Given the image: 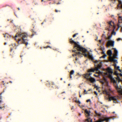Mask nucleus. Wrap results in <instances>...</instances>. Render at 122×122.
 <instances>
[{"label": "nucleus", "mask_w": 122, "mask_h": 122, "mask_svg": "<svg viewBox=\"0 0 122 122\" xmlns=\"http://www.w3.org/2000/svg\"><path fill=\"white\" fill-rule=\"evenodd\" d=\"M101 115V114L99 113H98L97 114V115L98 116H100Z\"/></svg>", "instance_id": "obj_32"}, {"label": "nucleus", "mask_w": 122, "mask_h": 122, "mask_svg": "<svg viewBox=\"0 0 122 122\" xmlns=\"http://www.w3.org/2000/svg\"><path fill=\"white\" fill-rule=\"evenodd\" d=\"M112 74H109L108 76L111 79H112V77L111 75Z\"/></svg>", "instance_id": "obj_21"}, {"label": "nucleus", "mask_w": 122, "mask_h": 122, "mask_svg": "<svg viewBox=\"0 0 122 122\" xmlns=\"http://www.w3.org/2000/svg\"><path fill=\"white\" fill-rule=\"evenodd\" d=\"M81 114L80 113H79V116H80L81 115Z\"/></svg>", "instance_id": "obj_61"}, {"label": "nucleus", "mask_w": 122, "mask_h": 122, "mask_svg": "<svg viewBox=\"0 0 122 122\" xmlns=\"http://www.w3.org/2000/svg\"><path fill=\"white\" fill-rule=\"evenodd\" d=\"M104 81H105L106 82H107V80L104 77Z\"/></svg>", "instance_id": "obj_36"}, {"label": "nucleus", "mask_w": 122, "mask_h": 122, "mask_svg": "<svg viewBox=\"0 0 122 122\" xmlns=\"http://www.w3.org/2000/svg\"><path fill=\"white\" fill-rule=\"evenodd\" d=\"M114 41H109L108 42L107 46V47L109 46L113 47L114 46Z\"/></svg>", "instance_id": "obj_6"}, {"label": "nucleus", "mask_w": 122, "mask_h": 122, "mask_svg": "<svg viewBox=\"0 0 122 122\" xmlns=\"http://www.w3.org/2000/svg\"><path fill=\"white\" fill-rule=\"evenodd\" d=\"M12 50V49H11V50H10V51H11Z\"/></svg>", "instance_id": "obj_62"}, {"label": "nucleus", "mask_w": 122, "mask_h": 122, "mask_svg": "<svg viewBox=\"0 0 122 122\" xmlns=\"http://www.w3.org/2000/svg\"><path fill=\"white\" fill-rule=\"evenodd\" d=\"M117 26L118 28L121 27V26H120L119 24H117Z\"/></svg>", "instance_id": "obj_40"}, {"label": "nucleus", "mask_w": 122, "mask_h": 122, "mask_svg": "<svg viewBox=\"0 0 122 122\" xmlns=\"http://www.w3.org/2000/svg\"><path fill=\"white\" fill-rule=\"evenodd\" d=\"M94 87L95 88H96V89L97 90L98 89V86L96 85H95L94 86Z\"/></svg>", "instance_id": "obj_24"}, {"label": "nucleus", "mask_w": 122, "mask_h": 122, "mask_svg": "<svg viewBox=\"0 0 122 122\" xmlns=\"http://www.w3.org/2000/svg\"><path fill=\"white\" fill-rule=\"evenodd\" d=\"M121 31L122 32V26L121 27Z\"/></svg>", "instance_id": "obj_47"}, {"label": "nucleus", "mask_w": 122, "mask_h": 122, "mask_svg": "<svg viewBox=\"0 0 122 122\" xmlns=\"http://www.w3.org/2000/svg\"><path fill=\"white\" fill-rule=\"evenodd\" d=\"M94 93H95V94H96V95H97V92H96V91H95V92H94Z\"/></svg>", "instance_id": "obj_41"}, {"label": "nucleus", "mask_w": 122, "mask_h": 122, "mask_svg": "<svg viewBox=\"0 0 122 122\" xmlns=\"http://www.w3.org/2000/svg\"><path fill=\"white\" fill-rule=\"evenodd\" d=\"M94 76H95L96 77H98V76H97V75H96L95 74H94Z\"/></svg>", "instance_id": "obj_48"}, {"label": "nucleus", "mask_w": 122, "mask_h": 122, "mask_svg": "<svg viewBox=\"0 0 122 122\" xmlns=\"http://www.w3.org/2000/svg\"><path fill=\"white\" fill-rule=\"evenodd\" d=\"M84 94H86L87 93V92H86V90H84Z\"/></svg>", "instance_id": "obj_26"}, {"label": "nucleus", "mask_w": 122, "mask_h": 122, "mask_svg": "<svg viewBox=\"0 0 122 122\" xmlns=\"http://www.w3.org/2000/svg\"><path fill=\"white\" fill-rule=\"evenodd\" d=\"M110 119L109 117H106L104 119H101L97 121V122H102L104 121H106L107 122L110 120Z\"/></svg>", "instance_id": "obj_7"}, {"label": "nucleus", "mask_w": 122, "mask_h": 122, "mask_svg": "<svg viewBox=\"0 0 122 122\" xmlns=\"http://www.w3.org/2000/svg\"><path fill=\"white\" fill-rule=\"evenodd\" d=\"M89 58L92 59H93V57H92V55H89Z\"/></svg>", "instance_id": "obj_30"}, {"label": "nucleus", "mask_w": 122, "mask_h": 122, "mask_svg": "<svg viewBox=\"0 0 122 122\" xmlns=\"http://www.w3.org/2000/svg\"><path fill=\"white\" fill-rule=\"evenodd\" d=\"M46 85H48V84L49 85H50V82H49L48 81L47 82V83H46Z\"/></svg>", "instance_id": "obj_29"}, {"label": "nucleus", "mask_w": 122, "mask_h": 122, "mask_svg": "<svg viewBox=\"0 0 122 122\" xmlns=\"http://www.w3.org/2000/svg\"><path fill=\"white\" fill-rule=\"evenodd\" d=\"M78 34V33H76V34H75L73 36V37H75Z\"/></svg>", "instance_id": "obj_25"}, {"label": "nucleus", "mask_w": 122, "mask_h": 122, "mask_svg": "<svg viewBox=\"0 0 122 122\" xmlns=\"http://www.w3.org/2000/svg\"><path fill=\"white\" fill-rule=\"evenodd\" d=\"M90 101V99H89L87 100H86V102H89Z\"/></svg>", "instance_id": "obj_37"}, {"label": "nucleus", "mask_w": 122, "mask_h": 122, "mask_svg": "<svg viewBox=\"0 0 122 122\" xmlns=\"http://www.w3.org/2000/svg\"><path fill=\"white\" fill-rule=\"evenodd\" d=\"M118 2L119 4H122V2L121 0L119 2Z\"/></svg>", "instance_id": "obj_35"}, {"label": "nucleus", "mask_w": 122, "mask_h": 122, "mask_svg": "<svg viewBox=\"0 0 122 122\" xmlns=\"http://www.w3.org/2000/svg\"><path fill=\"white\" fill-rule=\"evenodd\" d=\"M116 65H116V64H115L114 65V66L115 67H116Z\"/></svg>", "instance_id": "obj_50"}, {"label": "nucleus", "mask_w": 122, "mask_h": 122, "mask_svg": "<svg viewBox=\"0 0 122 122\" xmlns=\"http://www.w3.org/2000/svg\"><path fill=\"white\" fill-rule=\"evenodd\" d=\"M95 113H96V115H97V114H98V113L96 111H95Z\"/></svg>", "instance_id": "obj_44"}, {"label": "nucleus", "mask_w": 122, "mask_h": 122, "mask_svg": "<svg viewBox=\"0 0 122 122\" xmlns=\"http://www.w3.org/2000/svg\"><path fill=\"white\" fill-rule=\"evenodd\" d=\"M113 83L114 84V86L115 87V88H116V89L117 90H118V89H120V88H119L118 86V85L117 84V82L116 81L114 80L113 81Z\"/></svg>", "instance_id": "obj_9"}, {"label": "nucleus", "mask_w": 122, "mask_h": 122, "mask_svg": "<svg viewBox=\"0 0 122 122\" xmlns=\"http://www.w3.org/2000/svg\"><path fill=\"white\" fill-rule=\"evenodd\" d=\"M114 34V35H115L116 34V32L114 31V30H113L112 32V34Z\"/></svg>", "instance_id": "obj_22"}, {"label": "nucleus", "mask_w": 122, "mask_h": 122, "mask_svg": "<svg viewBox=\"0 0 122 122\" xmlns=\"http://www.w3.org/2000/svg\"><path fill=\"white\" fill-rule=\"evenodd\" d=\"M70 84H68V86H70Z\"/></svg>", "instance_id": "obj_63"}, {"label": "nucleus", "mask_w": 122, "mask_h": 122, "mask_svg": "<svg viewBox=\"0 0 122 122\" xmlns=\"http://www.w3.org/2000/svg\"><path fill=\"white\" fill-rule=\"evenodd\" d=\"M51 48V47L50 46H47L46 47H44V48Z\"/></svg>", "instance_id": "obj_27"}, {"label": "nucleus", "mask_w": 122, "mask_h": 122, "mask_svg": "<svg viewBox=\"0 0 122 122\" xmlns=\"http://www.w3.org/2000/svg\"><path fill=\"white\" fill-rule=\"evenodd\" d=\"M119 66H118L117 67V70H118L120 72H121V69H119Z\"/></svg>", "instance_id": "obj_20"}, {"label": "nucleus", "mask_w": 122, "mask_h": 122, "mask_svg": "<svg viewBox=\"0 0 122 122\" xmlns=\"http://www.w3.org/2000/svg\"><path fill=\"white\" fill-rule=\"evenodd\" d=\"M77 101V100H76L75 101V102H77V101Z\"/></svg>", "instance_id": "obj_54"}, {"label": "nucleus", "mask_w": 122, "mask_h": 122, "mask_svg": "<svg viewBox=\"0 0 122 122\" xmlns=\"http://www.w3.org/2000/svg\"><path fill=\"white\" fill-rule=\"evenodd\" d=\"M34 34H32V35H31V36H34Z\"/></svg>", "instance_id": "obj_58"}, {"label": "nucleus", "mask_w": 122, "mask_h": 122, "mask_svg": "<svg viewBox=\"0 0 122 122\" xmlns=\"http://www.w3.org/2000/svg\"><path fill=\"white\" fill-rule=\"evenodd\" d=\"M119 5H117V7H120L119 6Z\"/></svg>", "instance_id": "obj_57"}, {"label": "nucleus", "mask_w": 122, "mask_h": 122, "mask_svg": "<svg viewBox=\"0 0 122 122\" xmlns=\"http://www.w3.org/2000/svg\"><path fill=\"white\" fill-rule=\"evenodd\" d=\"M120 40H121V39L120 38H119L117 39V40L118 41Z\"/></svg>", "instance_id": "obj_38"}, {"label": "nucleus", "mask_w": 122, "mask_h": 122, "mask_svg": "<svg viewBox=\"0 0 122 122\" xmlns=\"http://www.w3.org/2000/svg\"><path fill=\"white\" fill-rule=\"evenodd\" d=\"M55 11L56 12H57L58 11L57 10H55ZM58 11L59 12H61V11L60 10H59Z\"/></svg>", "instance_id": "obj_39"}, {"label": "nucleus", "mask_w": 122, "mask_h": 122, "mask_svg": "<svg viewBox=\"0 0 122 122\" xmlns=\"http://www.w3.org/2000/svg\"><path fill=\"white\" fill-rule=\"evenodd\" d=\"M107 71L109 74H112L113 73V72L112 71L111 69L109 67H108L107 68Z\"/></svg>", "instance_id": "obj_12"}, {"label": "nucleus", "mask_w": 122, "mask_h": 122, "mask_svg": "<svg viewBox=\"0 0 122 122\" xmlns=\"http://www.w3.org/2000/svg\"><path fill=\"white\" fill-rule=\"evenodd\" d=\"M96 73H98V74H100L102 73V72H101V71H99V72H96Z\"/></svg>", "instance_id": "obj_31"}, {"label": "nucleus", "mask_w": 122, "mask_h": 122, "mask_svg": "<svg viewBox=\"0 0 122 122\" xmlns=\"http://www.w3.org/2000/svg\"><path fill=\"white\" fill-rule=\"evenodd\" d=\"M103 93L104 94H108V92L106 90H105L104 91H103Z\"/></svg>", "instance_id": "obj_19"}, {"label": "nucleus", "mask_w": 122, "mask_h": 122, "mask_svg": "<svg viewBox=\"0 0 122 122\" xmlns=\"http://www.w3.org/2000/svg\"><path fill=\"white\" fill-rule=\"evenodd\" d=\"M112 36V35H111V36H109L108 37V39H110L111 38Z\"/></svg>", "instance_id": "obj_33"}, {"label": "nucleus", "mask_w": 122, "mask_h": 122, "mask_svg": "<svg viewBox=\"0 0 122 122\" xmlns=\"http://www.w3.org/2000/svg\"><path fill=\"white\" fill-rule=\"evenodd\" d=\"M113 101V102L117 103V99L115 96H112L109 97V100L111 101V100Z\"/></svg>", "instance_id": "obj_5"}, {"label": "nucleus", "mask_w": 122, "mask_h": 122, "mask_svg": "<svg viewBox=\"0 0 122 122\" xmlns=\"http://www.w3.org/2000/svg\"><path fill=\"white\" fill-rule=\"evenodd\" d=\"M119 20L118 23H122V17L121 16H119L118 17Z\"/></svg>", "instance_id": "obj_15"}, {"label": "nucleus", "mask_w": 122, "mask_h": 122, "mask_svg": "<svg viewBox=\"0 0 122 122\" xmlns=\"http://www.w3.org/2000/svg\"><path fill=\"white\" fill-rule=\"evenodd\" d=\"M60 4V3L59 2V3H57V5H58V4Z\"/></svg>", "instance_id": "obj_56"}, {"label": "nucleus", "mask_w": 122, "mask_h": 122, "mask_svg": "<svg viewBox=\"0 0 122 122\" xmlns=\"http://www.w3.org/2000/svg\"><path fill=\"white\" fill-rule=\"evenodd\" d=\"M85 112L86 113V117H89L90 115V111H88L86 109L85 110Z\"/></svg>", "instance_id": "obj_8"}, {"label": "nucleus", "mask_w": 122, "mask_h": 122, "mask_svg": "<svg viewBox=\"0 0 122 122\" xmlns=\"http://www.w3.org/2000/svg\"><path fill=\"white\" fill-rule=\"evenodd\" d=\"M87 118L86 119V121L88 122H92V119L89 117H87Z\"/></svg>", "instance_id": "obj_13"}, {"label": "nucleus", "mask_w": 122, "mask_h": 122, "mask_svg": "<svg viewBox=\"0 0 122 122\" xmlns=\"http://www.w3.org/2000/svg\"><path fill=\"white\" fill-rule=\"evenodd\" d=\"M102 54H105V52L104 51H103L102 53Z\"/></svg>", "instance_id": "obj_49"}, {"label": "nucleus", "mask_w": 122, "mask_h": 122, "mask_svg": "<svg viewBox=\"0 0 122 122\" xmlns=\"http://www.w3.org/2000/svg\"><path fill=\"white\" fill-rule=\"evenodd\" d=\"M79 97H81V96L80 94H79Z\"/></svg>", "instance_id": "obj_52"}, {"label": "nucleus", "mask_w": 122, "mask_h": 122, "mask_svg": "<svg viewBox=\"0 0 122 122\" xmlns=\"http://www.w3.org/2000/svg\"><path fill=\"white\" fill-rule=\"evenodd\" d=\"M107 54L108 55L110 56H111L112 54V51L111 50H108L107 51Z\"/></svg>", "instance_id": "obj_16"}, {"label": "nucleus", "mask_w": 122, "mask_h": 122, "mask_svg": "<svg viewBox=\"0 0 122 122\" xmlns=\"http://www.w3.org/2000/svg\"><path fill=\"white\" fill-rule=\"evenodd\" d=\"M107 56V55L106 54H105V55H103V56H102V57L103 58H105V57L106 56Z\"/></svg>", "instance_id": "obj_28"}, {"label": "nucleus", "mask_w": 122, "mask_h": 122, "mask_svg": "<svg viewBox=\"0 0 122 122\" xmlns=\"http://www.w3.org/2000/svg\"><path fill=\"white\" fill-rule=\"evenodd\" d=\"M77 103L79 104H80L81 103L79 101H78Z\"/></svg>", "instance_id": "obj_42"}, {"label": "nucleus", "mask_w": 122, "mask_h": 122, "mask_svg": "<svg viewBox=\"0 0 122 122\" xmlns=\"http://www.w3.org/2000/svg\"><path fill=\"white\" fill-rule=\"evenodd\" d=\"M73 108H74V107L73 106H72L71 107V110H72L73 109Z\"/></svg>", "instance_id": "obj_45"}, {"label": "nucleus", "mask_w": 122, "mask_h": 122, "mask_svg": "<svg viewBox=\"0 0 122 122\" xmlns=\"http://www.w3.org/2000/svg\"><path fill=\"white\" fill-rule=\"evenodd\" d=\"M114 49V52L115 54L113 55V57L114 58H116L117 57V51L115 48H113Z\"/></svg>", "instance_id": "obj_11"}, {"label": "nucleus", "mask_w": 122, "mask_h": 122, "mask_svg": "<svg viewBox=\"0 0 122 122\" xmlns=\"http://www.w3.org/2000/svg\"><path fill=\"white\" fill-rule=\"evenodd\" d=\"M7 44V43H4V45H5Z\"/></svg>", "instance_id": "obj_55"}, {"label": "nucleus", "mask_w": 122, "mask_h": 122, "mask_svg": "<svg viewBox=\"0 0 122 122\" xmlns=\"http://www.w3.org/2000/svg\"><path fill=\"white\" fill-rule=\"evenodd\" d=\"M70 78H72V76H71V75L70 74Z\"/></svg>", "instance_id": "obj_46"}, {"label": "nucleus", "mask_w": 122, "mask_h": 122, "mask_svg": "<svg viewBox=\"0 0 122 122\" xmlns=\"http://www.w3.org/2000/svg\"><path fill=\"white\" fill-rule=\"evenodd\" d=\"M99 41L100 43H101V40H99Z\"/></svg>", "instance_id": "obj_51"}, {"label": "nucleus", "mask_w": 122, "mask_h": 122, "mask_svg": "<svg viewBox=\"0 0 122 122\" xmlns=\"http://www.w3.org/2000/svg\"><path fill=\"white\" fill-rule=\"evenodd\" d=\"M110 60L111 61H113L114 63H117V60L113 58H111L110 59Z\"/></svg>", "instance_id": "obj_14"}, {"label": "nucleus", "mask_w": 122, "mask_h": 122, "mask_svg": "<svg viewBox=\"0 0 122 122\" xmlns=\"http://www.w3.org/2000/svg\"><path fill=\"white\" fill-rule=\"evenodd\" d=\"M72 52H74L76 53V54H73L72 56H77V55H81L82 54V53H81V52H76V50H74V51H72Z\"/></svg>", "instance_id": "obj_10"}, {"label": "nucleus", "mask_w": 122, "mask_h": 122, "mask_svg": "<svg viewBox=\"0 0 122 122\" xmlns=\"http://www.w3.org/2000/svg\"><path fill=\"white\" fill-rule=\"evenodd\" d=\"M76 60H77V59L76 57Z\"/></svg>", "instance_id": "obj_60"}, {"label": "nucleus", "mask_w": 122, "mask_h": 122, "mask_svg": "<svg viewBox=\"0 0 122 122\" xmlns=\"http://www.w3.org/2000/svg\"><path fill=\"white\" fill-rule=\"evenodd\" d=\"M51 87L52 88H57L58 89L59 87H58L56 85H53L52 86H51Z\"/></svg>", "instance_id": "obj_17"}, {"label": "nucleus", "mask_w": 122, "mask_h": 122, "mask_svg": "<svg viewBox=\"0 0 122 122\" xmlns=\"http://www.w3.org/2000/svg\"><path fill=\"white\" fill-rule=\"evenodd\" d=\"M13 20H12L11 21V23H13Z\"/></svg>", "instance_id": "obj_53"}, {"label": "nucleus", "mask_w": 122, "mask_h": 122, "mask_svg": "<svg viewBox=\"0 0 122 122\" xmlns=\"http://www.w3.org/2000/svg\"><path fill=\"white\" fill-rule=\"evenodd\" d=\"M7 34L6 33L5 34V35H4V34H3V35H4V36L5 37H6V36H5V35H7Z\"/></svg>", "instance_id": "obj_43"}, {"label": "nucleus", "mask_w": 122, "mask_h": 122, "mask_svg": "<svg viewBox=\"0 0 122 122\" xmlns=\"http://www.w3.org/2000/svg\"><path fill=\"white\" fill-rule=\"evenodd\" d=\"M56 85L53 82H52V84H51V85Z\"/></svg>", "instance_id": "obj_34"}, {"label": "nucleus", "mask_w": 122, "mask_h": 122, "mask_svg": "<svg viewBox=\"0 0 122 122\" xmlns=\"http://www.w3.org/2000/svg\"><path fill=\"white\" fill-rule=\"evenodd\" d=\"M120 76H122V74H120Z\"/></svg>", "instance_id": "obj_64"}, {"label": "nucleus", "mask_w": 122, "mask_h": 122, "mask_svg": "<svg viewBox=\"0 0 122 122\" xmlns=\"http://www.w3.org/2000/svg\"><path fill=\"white\" fill-rule=\"evenodd\" d=\"M103 58V57H102V56H101V57H100V58Z\"/></svg>", "instance_id": "obj_59"}, {"label": "nucleus", "mask_w": 122, "mask_h": 122, "mask_svg": "<svg viewBox=\"0 0 122 122\" xmlns=\"http://www.w3.org/2000/svg\"><path fill=\"white\" fill-rule=\"evenodd\" d=\"M92 74L91 72L88 73L86 74L83 75V76L84 77V78H86L87 81H89L91 83H93L96 81L95 79L92 78L91 77L90 78L89 77Z\"/></svg>", "instance_id": "obj_4"}, {"label": "nucleus", "mask_w": 122, "mask_h": 122, "mask_svg": "<svg viewBox=\"0 0 122 122\" xmlns=\"http://www.w3.org/2000/svg\"><path fill=\"white\" fill-rule=\"evenodd\" d=\"M74 73V71L73 70H72L70 71V74L72 75Z\"/></svg>", "instance_id": "obj_18"}, {"label": "nucleus", "mask_w": 122, "mask_h": 122, "mask_svg": "<svg viewBox=\"0 0 122 122\" xmlns=\"http://www.w3.org/2000/svg\"><path fill=\"white\" fill-rule=\"evenodd\" d=\"M70 43L71 44L74 43V48L76 47L77 50L79 51H82V53H81L82 54L81 55H82L83 54L84 56L86 57L87 56V55L86 53V52L87 51V50L85 48L81 46L78 44L79 42H76L72 40V38H71L69 40Z\"/></svg>", "instance_id": "obj_2"}, {"label": "nucleus", "mask_w": 122, "mask_h": 122, "mask_svg": "<svg viewBox=\"0 0 122 122\" xmlns=\"http://www.w3.org/2000/svg\"><path fill=\"white\" fill-rule=\"evenodd\" d=\"M111 22H112V21H110L109 22H108V23L109 24V25H110V26H112V25L111 24Z\"/></svg>", "instance_id": "obj_23"}, {"label": "nucleus", "mask_w": 122, "mask_h": 122, "mask_svg": "<svg viewBox=\"0 0 122 122\" xmlns=\"http://www.w3.org/2000/svg\"><path fill=\"white\" fill-rule=\"evenodd\" d=\"M99 62L100 63L97 65V67H96L95 69L91 68L90 69L88 70L87 71V73L94 72L95 70L98 71L99 69H100L102 67V62L100 61L96 60L95 62L97 63Z\"/></svg>", "instance_id": "obj_3"}, {"label": "nucleus", "mask_w": 122, "mask_h": 122, "mask_svg": "<svg viewBox=\"0 0 122 122\" xmlns=\"http://www.w3.org/2000/svg\"><path fill=\"white\" fill-rule=\"evenodd\" d=\"M28 36V34L25 33H17L14 38L15 40L17 42L18 44H24L27 46L28 44V40H25L24 39L27 37Z\"/></svg>", "instance_id": "obj_1"}]
</instances>
